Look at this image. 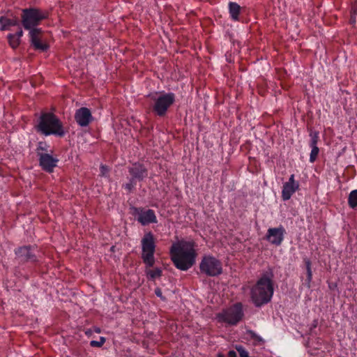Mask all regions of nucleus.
<instances>
[{
  "instance_id": "f257e3e1",
  "label": "nucleus",
  "mask_w": 357,
  "mask_h": 357,
  "mask_svg": "<svg viewBox=\"0 0 357 357\" xmlns=\"http://www.w3.org/2000/svg\"><path fill=\"white\" fill-rule=\"evenodd\" d=\"M195 246L193 241L185 240L172 244L170 248L171 259L178 269L187 271L194 265L197 255Z\"/></svg>"
},
{
  "instance_id": "f03ea898",
  "label": "nucleus",
  "mask_w": 357,
  "mask_h": 357,
  "mask_svg": "<svg viewBox=\"0 0 357 357\" xmlns=\"http://www.w3.org/2000/svg\"><path fill=\"white\" fill-rule=\"evenodd\" d=\"M142 244V258L145 264L146 268L145 270L147 278L150 280H155L160 278L162 275V270L160 268L150 269L155 264L154 253L155 250V238L151 232H147L144 234L141 241Z\"/></svg>"
},
{
  "instance_id": "7ed1b4c3",
  "label": "nucleus",
  "mask_w": 357,
  "mask_h": 357,
  "mask_svg": "<svg viewBox=\"0 0 357 357\" xmlns=\"http://www.w3.org/2000/svg\"><path fill=\"white\" fill-rule=\"evenodd\" d=\"M272 273H266L251 289V299L257 307L268 303L273 295Z\"/></svg>"
},
{
  "instance_id": "20e7f679",
  "label": "nucleus",
  "mask_w": 357,
  "mask_h": 357,
  "mask_svg": "<svg viewBox=\"0 0 357 357\" xmlns=\"http://www.w3.org/2000/svg\"><path fill=\"white\" fill-rule=\"evenodd\" d=\"M38 132L45 135H64V130L59 119L53 114H42L36 126Z\"/></svg>"
},
{
  "instance_id": "39448f33",
  "label": "nucleus",
  "mask_w": 357,
  "mask_h": 357,
  "mask_svg": "<svg viewBox=\"0 0 357 357\" xmlns=\"http://www.w3.org/2000/svg\"><path fill=\"white\" fill-rule=\"evenodd\" d=\"M153 100V111L159 116L166 114L169 108L175 101L173 93H155L151 96Z\"/></svg>"
},
{
  "instance_id": "423d86ee",
  "label": "nucleus",
  "mask_w": 357,
  "mask_h": 357,
  "mask_svg": "<svg viewBox=\"0 0 357 357\" xmlns=\"http://www.w3.org/2000/svg\"><path fill=\"white\" fill-rule=\"evenodd\" d=\"M47 17V13L37 8H25L22 10V24L26 30L29 31L36 29L40 22Z\"/></svg>"
},
{
  "instance_id": "0eeeda50",
  "label": "nucleus",
  "mask_w": 357,
  "mask_h": 357,
  "mask_svg": "<svg viewBox=\"0 0 357 357\" xmlns=\"http://www.w3.org/2000/svg\"><path fill=\"white\" fill-rule=\"evenodd\" d=\"M243 316L242 305L236 303L218 313L216 317L220 322L236 325L242 319Z\"/></svg>"
},
{
  "instance_id": "6e6552de",
  "label": "nucleus",
  "mask_w": 357,
  "mask_h": 357,
  "mask_svg": "<svg viewBox=\"0 0 357 357\" xmlns=\"http://www.w3.org/2000/svg\"><path fill=\"white\" fill-rule=\"evenodd\" d=\"M199 268L202 273L212 277L221 274L222 271L221 262L210 255L203 257L199 264Z\"/></svg>"
},
{
  "instance_id": "1a4fd4ad",
  "label": "nucleus",
  "mask_w": 357,
  "mask_h": 357,
  "mask_svg": "<svg viewBox=\"0 0 357 357\" xmlns=\"http://www.w3.org/2000/svg\"><path fill=\"white\" fill-rule=\"evenodd\" d=\"M284 234L285 229L282 225L275 228H269L266 235V239L273 245H280L284 239Z\"/></svg>"
},
{
  "instance_id": "9d476101",
  "label": "nucleus",
  "mask_w": 357,
  "mask_h": 357,
  "mask_svg": "<svg viewBox=\"0 0 357 357\" xmlns=\"http://www.w3.org/2000/svg\"><path fill=\"white\" fill-rule=\"evenodd\" d=\"M75 119L81 127H86L93 120V116L89 109L81 107L75 114Z\"/></svg>"
},
{
  "instance_id": "9b49d317",
  "label": "nucleus",
  "mask_w": 357,
  "mask_h": 357,
  "mask_svg": "<svg viewBox=\"0 0 357 357\" xmlns=\"http://www.w3.org/2000/svg\"><path fill=\"white\" fill-rule=\"evenodd\" d=\"M41 29H33L29 31L30 41L36 50L45 51L48 48L47 45L40 38Z\"/></svg>"
},
{
  "instance_id": "f8f14e48",
  "label": "nucleus",
  "mask_w": 357,
  "mask_h": 357,
  "mask_svg": "<svg viewBox=\"0 0 357 357\" xmlns=\"http://www.w3.org/2000/svg\"><path fill=\"white\" fill-rule=\"evenodd\" d=\"M137 220L142 225L155 223L157 222V218L155 212L151 209L138 211Z\"/></svg>"
},
{
  "instance_id": "ddd939ff",
  "label": "nucleus",
  "mask_w": 357,
  "mask_h": 357,
  "mask_svg": "<svg viewBox=\"0 0 357 357\" xmlns=\"http://www.w3.org/2000/svg\"><path fill=\"white\" fill-rule=\"evenodd\" d=\"M57 162L58 159L48 153L40 154V165L44 170L48 172L53 171V169L56 166Z\"/></svg>"
},
{
  "instance_id": "4468645a",
  "label": "nucleus",
  "mask_w": 357,
  "mask_h": 357,
  "mask_svg": "<svg viewBox=\"0 0 357 357\" xmlns=\"http://www.w3.org/2000/svg\"><path fill=\"white\" fill-rule=\"evenodd\" d=\"M129 173L134 180L142 181L148 176L146 168L140 163H135L129 168Z\"/></svg>"
},
{
  "instance_id": "2eb2a0df",
  "label": "nucleus",
  "mask_w": 357,
  "mask_h": 357,
  "mask_svg": "<svg viewBox=\"0 0 357 357\" xmlns=\"http://www.w3.org/2000/svg\"><path fill=\"white\" fill-rule=\"evenodd\" d=\"M299 184L284 183L282 190V197L284 201L289 200L293 194L298 189Z\"/></svg>"
},
{
  "instance_id": "dca6fc26",
  "label": "nucleus",
  "mask_w": 357,
  "mask_h": 357,
  "mask_svg": "<svg viewBox=\"0 0 357 357\" xmlns=\"http://www.w3.org/2000/svg\"><path fill=\"white\" fill-rule=\"evenodd\" d=\"M23 36L22 29L20 27L19 30L14 34L10 33L8 36V43L10 47L15 49L20 43V38Z\"/></svg>"
},
{
  "instance_id": "f3484780",
  "label": "nucleus",
  "mask_w": 357,
  "mask_h": 357,
  "mask_svg": "<svg viewBox=\"0 0 357 357\" xmlns=\"http://www.w3.org/2000/svg\"><path fill=\"white\" fill-rule=\"evenodd\" d=\"M1 29H9L10 26H17L20 27L19 21L17 18L8 19L6 17H1L0 18Z\"/></svg>"
},
{
  "instance_id": "a211bd4d",
  "label": "nucleus",
  "mask_w": 357,
  "mask_h": 357,
  "mask_svg": "<svg viewBox=\"0 0 357 357\" xmlns=\"http://www.w3.org/2000/svg\"><path fill=\"white\" fill-rule=\"evenodd\" d=\"M15 254L24 260L32 259L33 255L31 252V248L29 246H24L18 248L15 251Z\"/></svg>"
},
{
  "instance_id": "6ab92c4d",
  "label": "nucleus",
  "mask_w": 357,
  "mask_h": 357,
  "mask_svg": "<svg viewBox=\"0 0 357 357\" xmlns=\"http://www.w3.org/2000/svg\"><path fill=\"white\" fill-rule=\"evenodd\" d=\"M241 7L235 2L229 3V11L231 19L234 21L238 20V15L240 14Z\"/></svg>"
},
{
  "instance_id": "aec40b11",
  "label": "nucleus",
  "mask_w": 357,
  "mask_h": 357,
  "mask_svg": "<svg viewBox=\"0 0 357 357\" xmlns=\"http://www.w3.org/2000/svg\"><path fill=\"white\" fill-rule=\"evenodd\" d=\"M246 335L251 340L253 341V343L255 344H256V345L264 344V340H263V338L260 335L257 334L255 332H254L253 331H251V330L247 331Z\"/></svg>"
},
{
  "instance_id": "412c9836",
  "label": "nucleus",
  "mask_w": 357,
  "mask_h": 357,
  "mask_svg": "<svg viewBox=\"0 0 357 357\" xmlns=\"http://www.w3.org/2000/svg\"><path fill=\"white\" fill-rule=\"evenodd\" d=\"M348 204L351 208H357V190H354L349 193Z\"/></svg>"
},
{
  "instance_id": "4be33fe9",
  "label": "nucleus",
  "mask_w": 357,
  "mask_h": 357,
  "mask_svg": "<svg viewBox=\"0 0 357 357\" xmlns=\"http://www.w3.org/2000/svg\"><path fill=\"white\" fill-rule=\"evenodd\" d=\"M310 147H317V142L319 140V133L317 132H311L310 133Z\"/></svg>"
},
{
  "instance_id": "5701e85b",
  "label": "nucleus",
  "mask_w": 357,
  "mask_h": 357,
  "mask_svg": "<svg viewBox=\"0 0 357 357\" xmlns=\"http://www.w3.org/2000/svg\"><path fill=\"white\" fill-rule=\"evenodd\" d=\"M305 264L306 266V271H307V282L308 284L310 283L312 278V272L311 270V262L308 259H305Z\"/></svg>"
},
{
  "instance_id": "b1692460",
  "label": "nucleus",
  "mask_w": 357,
  "mask_h": 357,
  "mask_svg": "<svg viewBox=\"0 0 357 357\" xmlns=\"http://www.w3.org/2000/svg\"><path fill=\"white\" fill-rule=\"evenodd\" d=\"M319 149L317 147H311V152H310V162H314L318 155H319Z\"/></svg>"
},
{
  "instance_id": "393cba45",
  "label": "nucleus",
  "mask_w": 357,
  "mask_h": 357,
  "mask_svg": "<svg viewBox=\"0 0 357 357\" xmlns=\"http://www.w3.org/2000/svg\"><path fill=\"white\" fill-rule=\"evenodd\" d=\"M106 340L104 337H100L99 341L92 340L90 342V345L93 347H100L105 342Z\"/></svg>"
},
{
  "instance_id": "a878e982",
  "label": "nucleus",
  "mask_w": 357,
  "mask_h": 357,
  "mask_svg": "<svg viewBox=\"0 0 357 357\" xmlns=\"http://www.w3.org/2000/svg\"><path fill=\"white\" fill-rule=\"evenodd\" d=\"M235 348L238 352L240 357H249L248 352L245 349V348L243 346L236 345Z\"/></svg>"
},
{
  "instance_id": "bb28decb",
  "label": "nucleus",
  "mask_w": 357,
  "mask_h": 357,
  "mask_svg": "<svg viewBox=\"0 0 357 357\" xmlns=\"http://www.w3.org/2000/svg\"><path fill=\"white\" fill-rule=\"evenodd\" d=\"M135 185V183L134 182V179L133 178H131L129 181V183L125 184L123 185V187L125 188V189H126L128 192H130L134 186Z\"/></svg>"
},
{
  "instance_id": "cd10ccee",
  "label": "nucleus",
  "mask_w": 357,
  "mask_h": 357,
  "mask_svg": "<svg viewBox=\"0 0 357 357\" xmlns=\"http://www.w3.org/2000/svg\"><path fill=\"white\" fill-rule=\"evenodd\" d=\"M109 169L107 166L102 165L100 166V174L102 176H107Z\"/></svg>"
},
{
  "instance_id": "c85d7f7f",
  "label": "nucleus",
  "mask_w": 357,
  "mask_h": 357,
  "mask_svg": "<svg viewBox=\"0 0 357 357\" xmlns=\"http://www.w3.org/2000/svg\"><path fill=\"white\" fill-rule=\"evenodd\" d=\"M287 183H291V184H298V183L295 181L294 174H291L290 176L289 181Z\"/></svg>"
},
{
  "instance_id": "c756f323",
  "label": "nucleus",
  "mask_w": 357,
  "mask_h": 357,
  "mask_svg": "<svg viewBox=\"0 0 357 357\" xmlns=\"http://www.w3.org/2000/svg\"><path fill=\"white\" fill-rule=\"evenodd\" d=\"M351 13H352V21L355 22L354 15H356L357 8L356 7H353Z\"/></svg>"
},
{
  "instance_id": "7c9ffc66",
  "label": "nucleus",
  "mask_w": 357,
  "mask_h": 357,
  "mask_svg": "<svg viewBox=\"0 0 357 357\" xmlns=\"http://www.w3.org/2000/svg\"><path fill=\"white\" fill-rule=\"evenodd\" d=\"M155 293L158 297L162 298V291L160 289H159V288L155 289Z\"/></svg>"
},
{
  "instance_id": "2f4dec72",
  "label": "nucleus",
  "mask_w": 357,
  "mask_h": 357,
  "mask_svg": "<svg viewBox=\"0 0 357 357\" xmlns=\"http://www.w3.org/2000/svg\"><path fill=\"white\" fill-rule=\"evenodd\" d=\"M228 357H236V353L234 351H229L228 352Z\"/></svg>"
},
{
  "instance_id": "473e14b6",
  "label": "nucleus",
  "mask_w": 357,
  "mask_h": 357,
  "mask_svg": "<svg viewBox=\"0 0 357 357\" xmlns=\"http://www.w3.org/2000/svg\"><path fill=\"white\" fill-rule=\"evenodd\" d=\"M94 331L96 333H100V328H98V327H96L94 328Z\"/></svg>"
},
{
  "instance_id": "72a5a7b5",
  "label": "nucleus",
  "mask_w": 357,
  "mask_h": 357,
  "mask_svg": "<svg viewBox=\"0 0 357 357\" xmlns=\"http://www.w3.org/2000/svg\"><path fill=\"white\" fill-rule=\"evenodd\" d=\"M89 333H90V332H89V331H86V335H89Z\"/></svg>"
},
{
  "instance_id": "f704fd0d",
  "label": "nucleus",
  "mask_w": 357,
  "mask_h": 357,
  "mask_svg": "<svg viewBox=\"0 0 357 357\" xmlns=\"http://www.w3.org/2000/svg\"><path fill=\"white\" fill-rule=\"evenodd\" d=\"M317 326V322L314 324V326L316 327Z\"/></svg>"
}]
</instances>
